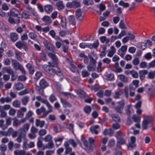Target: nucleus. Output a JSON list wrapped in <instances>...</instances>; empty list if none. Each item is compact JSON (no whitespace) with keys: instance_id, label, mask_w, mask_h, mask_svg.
Instances as JSON below:
<instances>
[{"instance_id":"nucleus-46","label":"nucleus","mask_w":155,"mask_h":155,"mask_svg":"<svg viewBox=\"0 0 155 155\" xmlns=\"http://www.w3.org/2000/svg\"><path fill=\"white\" fill-rule=\"evenodd\" d=\"M100 39L102 43H105L106 44L108 43L110 41V39L107 38L105 36H102L100 37Z\"/></svg>"},{"instance_id":"nucleus-56","label":"nucleus","mask_w":155,"mask_h":155,"mask_svg":"<svg viewBox=\"0 0 155 155\" xmlns=\"http://www.w3.org/2000/svg\"><path fill=\"white\" fill-rule=\"evenodd\" d=\"M52 137L51 135L48 134L44 138V140L46 142H50L52 141Z\"/></svg>"},{"instance_id":"nucleus-1","label":"nucleus","mask_w":155,"mask_h":155,"mask_svg":"<svg viewBox=\"0 0 155 155\" xmlns=\"http://www.w3.org/2000/svg\"><path fill=\"white\" fill-rule=\"evenodd\" d=\"M48 65H45L43 66V69L50 74L54 75L55 74L59 76H62V74L59 70V69L56 66L57 65L52 64L50 62L48 63Z\"/></svg>"},{"instance_id":"nucleus-28","label":"nucleus","mask_w":155,"mask_h":155,"mask_svg":"<svg viewBox=\"0 0 155 155\" xmlns=\"http://www.w3.org/2000/svg\"><path fill=\"white\" fill-rule=\"evenodd\" d=\"M15 57L18 60L20 61H22V60L21 58L22 53L19 51L16 50L15 51Z\"/></svg>"},{"instance_id":"nucleus-61","label":"nucleus","mask_w":155,"mask_h":155,"mask_svg":"<svg viewBox=\"0 0 155 155\" xmlns=\"http://www.w3.org/2000/svg\"><path fill=\"white\" fill-rule=\"evenodd\" d=\"M49 100L51 103H53L54 101L57 100V98L54 94H52L50 96Z\"/></svg>"},{"instance_id":"nucleus-50","label":"nucleus","mask_w":155,"mask_h":155,"mask_svg":"<svg viewBox=\"0 0 155 155\" xmlns=\"http://www.w3.org/2000/svg\"><path fill=\"white\" fill-rule=\"evenodd\" d=\"M132 106L131 104H129L127 105L125 107V111L126 113L128 115H129L130 114V108Z\"/></svg>"},{"instance_id":"nucleus-39","label":"nucleus","mask_w":155,"mask_h":155,"mask_svg":"<svg viewBox=\"0 0 155 155\" xmlns=\"http://www.w3.org/2000/svg\"><path fill=\"white\" fill-rule=\"evenodd\" d=\"M12 105L15 107L19 108L20 107L21 102L20 101L18 100H16L13 102Z\"/></svg>"},{"instance_id":"nucleus-16","label":"nucleus","mask_w":155,"mask_h":155,"mask_svg":"<svg viewBox=\"0 0 155 155\" xmlns=\"http://www.w3.org/2000/svg\"><path fill=\"white\" fill-rule=\"evenodd\" d=\"M99 128V126L98 125L93 126L91 127L90 130L92 134H97L98 133V129Z\"/></svg>"},{"instance_id":"nucleus-48","label":"nucleus","mask_w":155,"mask_h":155,"mask_svg":"<svg viewBox=\"0 0 155 155\" xmlns=\"http://www.w3.org/2000/svg\"><path fill=\"white\" fill-rule=\"evenodd\" d=\"M147 77L150 79H153L155 78V70L150 72L148 73Z\"/></svg>"},{"instance_id":"nucleus-59","label":"nucleus","mask_w":155,"mask_h":155,"mask_svg":"<svg viewBox=\"0 0 155 155\" xmlns=\"http://www.w3.org/2000/svg\"><path fill=\"white\" fill-rule=\"evenodd\" d=\"M84 110L86 113L89 114L91 112V109L90 106H86L84 107Z\"/></svg>"},{"instance_id":"nucleus-14","label":"nucleus","mask_w":155,"mask_h":155,"mask_svg":"<svg viewBox=\"0 0 155 155\" xmlns=\"http://www.w3.org/2000/svg\"><path fill=\"white\" fill-rule=\"evenodd\" d=\"M44 44L45 46L48 50L51 51H54V46L49 41H45L44 42Z\"/></svg>"},{"instance_id":"nucleus-29","label":"nucleus","mask_w":155,"mask_h":155,"mask_svg":"<svg viewBox=\"0 0 155 155\" xmlns=\"http://www.w3.org/2000/svg\"><path fill=\"white\" fill-rule=\"evenodd\" d=\"M15 88L17 90H20L23 88L24 86L23 84L20 82H18L14 85Z\"/></svg>"},{"instance_id":"nucleus-30","label":"nucleus","mask_w":155,"mask_h":155,"mask_svg":"<svg viewBox=\"0 0 155 155\" xmlns=\"http://www.w3.org/2000/svg\"><path fill=\"white\" fill-rule=\"evenodd\" d=\"M118 77L122 81L125 83H127L128 81V78L123 74H120L118 76Z\"/></svg>"},{"instance_id":"nucleus-58","label":"nucleus","mask_w":155,"mask_h":155,"mask_svg":"<svg viewBox=\"0 0 155 155\" xmlns=\"http://www.w3.org/2000/svg\"><path fill=\"white\" fill-rule=\"evenodd\" d=\"M63 94L64 95L68 97L73 98L75 97V96H74L73 94H71L69 93L63 92Z\"/></svg>"},{"instance_id":"nucleus-23","label":"nucleus","mask_w":155,"mask_h":155,"mask_svg":"<svg viewBox=\"0 0 155 155\" xmlns=\"http://www.w3.org/2000/svg\"><path fill=\"white\" fill-rule=\"evenodd\" d=\"M148 73V71L147 70H143L139 72L140 79L141 80H143L145 78V75L147 74Z\"/></svg>"},{"instance_id":"nucleus-63","label":"nucleus","mask_w":155,"mask_h":155,"mask_svg":"<svg viewBox=\"0 0 155 155\" xmlns=\"http://www.w3.org/2000/svg\"><path fill=\"white\" fill-rule=\"evenodd\" d=\"M0 116L2 118L5 117L7 115L6 113L3 110L2 108L0 110Z\"/></svg>"},{"instance_id":"nucleus-60","label":"nucleus","mask_w":155,"mask_h":155,"mask_svg":"<svg viewBox=\"0 0 155 155\" xmlns=\"http://www.w3.org/2000/svg\"><path fill=\"white\" fill-rule=\"evenodd\" d=\"M73 8H77L80 6V4L79 2L74 1L73 2Z\"/></svg>"},{"instance_id":"nucleus-37","label":"nucleus","mask_w":155,"mask_h":155,"mask_svg":"<svg viewBox=\"0 0 155 155\" xmlns=\"http://www.w3.org/2000/svg\"><path fill=\"white\" fill-rule=\"evenodd\" d=\"M25 152L23 150H16L14 151L15 155H24Z\"/></svg>"},{"instance_id":"nucleus-19","label":"nucleus","mask_w":155,"mask_h":155,"mask_svg":"<svg viewBox=\"0 0 155 155\" xmlns=\"http://www.w3.org/2000/svg\"><path fill=\"white\" fill-rule=\"evenodd\" d=\"M48 86V84L44 79H41L39 82L38 86L45 88Z\"/></svg>"},{"instance_id":"nucleus-8","label":"nucleus","mask_w":155,"mask_h":155,"mask_svg":"<svg viewBox=\"0 0 155 155\" xmlns=\"http://www.w3.org/2000/svg\"><path fill=\"white\" fill-rule=\"evenodd\" d=\"M27 111V109L25 107H21L17 113V116L18 118H22L23 117L24 113Z\"/></svg>"},{"instance_id":"nucleus-31","label":"nucleus","mask_w":155,"mask_h":155,"mask_svg":"<svg viewBox=\"0 0 155 155\" xmlns=\"http://www.w3.org/2000/svg\"><path fill=\"white\" fill-rule=\"evenodd\" d=\"M2 70L3 73L7 72L8 74H11L13 72V70L10 67H4L2 68Z\"/></svg>"},{"instance_id":"nucleus-55","label":"nucleus","mask_w":155,"mask_h":155,"mask_svg":"<svg viewBox=\"0 0 155 155\" xmlns=\"http://www.w3.org/2000/svg\"><path fill=\"white\" fill-rule=\"evenodd\" d=\"M29 16L28 12L26 11H24L22 13V18H24L25 19H28L29 18Z\"/></svg>"},{"instance_id":"nucleus-54","label":"nucleus","mask_w":155,"mask_h":155,"mask_svg":"<svg viewBox=\"0 0 155 155\" xmlns=\"http://www.w3.org/2000/svg\"><path fill=\"white\" fill-rule=\"evenodd\" d=\"M29 37L32 40H35L37 37V35L35 33L33 32H30L29 33Z\"/></svg>"},{"instance_id":"nucleus-22","label":"nucleus","mask_w":155,"mask_h":155,"mask_svg":"<svg viewBox=\"0 0 155 155\" xmlns=\"http://www.w3.org/2000/svg\"><path fill=\"white\" fill-rule=\"evenodd\" d=\"M123 94V91L121 90L115 91L113 95V97L115 99H118Z\"/></svg>"},{"instance_id":"nucleus-42","label":"nucleus","mask_w":155,"mask_h":155,"mask_svg":"<svg viewBox=\"0 0 155 155\" xmlns=\"http://www.w3.org/2000/svg\"><path fill=\"white\" fill-rule=\"evenodd\" d=\"M76 92L80 97L84 98L85 97V93L83 91L80 90L76 91Z\"/></svg>"},{"instance_id":"nucleus-5","label":"nucleus","mask_w":155,"mask_h":155,"mask_svg":"<svg viewBox=\"0 0 155 155\" xmlns=\"http://www.w3.org/2000/svg\"><path fill=\"white\" fill-rule=\"evenodd\" d=\"M30 124L28 123H26L24 124L23 127H20L18 131L20 133L26 136V132L28 130L30 127Z\"/></svg>"},{"instance_id":"nucleus-18","label":"nucleus","mask_w":155,"mask_h":155,"mask_svg":"<svg viewBox=\"0 0 155 155\" xmlns=\"http://www.w3.org/2000/svg\"><path fill=\"white\" fill-rule=\"evenodd\" d=\"M44 9L46 13H50L52 12L53 8L52 5L49 4H47L44 6Z\"/></svg>"},{"instance_id":"nucleus-41","label":"nucleus","mask_w":155,"mask_h":155,"mask_svg":"<svg viewBox=\"0 0 155 155\" xmlns=\"http://www.w3.org/2000/svg\"><path fill=\"white\" fill-rule=\"evenodd\" d=\"M69 20L70 23L73 25L76 24L75 19L73 16L70 15L69 17Z\"/></svg>"},{"instance_id":"nucleus-6","label":"nucleus","mask_w":155,"mask_h":155,"mask_svg":"<svg viewBox=\"0 0 155 155\" xmlns=\"http://www.w3.org/2000/svg\"><path fill=\"white\" fill-rule=\"evenodd\" d=\"M135 137L134 136L131 137L130 138V141L127 146V148L128 150H131L134 147H136V144H135Z\"/></svg>"},{"instance_id":"nucleus-20","label":"nucleus","mask_w":155,"mask_h":155,"mask_svg":"<svg viewBox=\"0 0 155 155\" xmlns=\"http://www.w3.org/2000/svg\"><path fill=\"white\" fill-rule=\"evenodd\" d=\"M44 89L45 88L38 86V85H36L35 89L37 91L38 93L43 96H45V93L44 90Z\"/></svg>"},{"instance_id":"nucleus-32","label":"nucleus","mask_w":155,"mask_h":155,"mask_svg":"<svg viewBox=\"0 0 155 155\" xmlns=\"http://www.w3.org/2000/svg\"><path fill=\"white\" fill-rule=\"evenodd\" d=\"M110 116L113 121L115 122H119L120 119L118 115L116 114H111Z\"/></svg>"},{"instance_id":"nucleus-49","label":"nucleus","mask_w":155,"mask_h":155,"mask_svg":"<svg viewBox=\"0 0 155 155\" xmlns=\"http://www.w3.org/2000/svg\"><path fill=\"white\" fill-rule=\"evenodd\" d=\"M45 111V108L42 106L40 108L37 109L36 110V113L38 115H39Z\"/></svg>"},{"instance_id":"nucleus-53","label":"nucleus","mask_w":155,"mask_h":155,"mask_svg":"<svg viewBox=\"0 0 155 155\" xmlns=\"http://www.w3.org/2000/svg\"><path fill=\"white\" fill-rule=\"evenodd\" d=\"M133 120L135 122H139L140 121V117L136 115H133L132 117Z\"/></svg>"},{"instance_id":"nucleus-38","label":"nucleus","mask_w":155,"mask_h":155,"mask_svg":"<svg viewBox=\"0 0 155 155\" xmlns=\"http://www.w3.org/2000/svg\"><path fill=\"white\" fill-rule=\"evenodd\" d=\"M42 19L43 21H44L48 24H50L51 22V20L50 17L48 16H44L42 18Z\"/></svg>"},{"instance_id":"nucleus-36","label":"nucleus","mask_w":155,"mask_h":155,"mask_svg":"<svg viewBox=\"0 0 155 155\" xmlns=\"http://www.w3.org/2000/svg\"><path fill=\"white\" fill-rule=\"evenodd\" d=\"M10 36L11 40L13 41H15L18 38V35L15 33H11Z\"/></svg>"},{"instance_id":"nucleus-2","label":"nucleus","mask_w":155,"mask_h":155,"mask_svg":"<svg viewBox=\"0 0 155 155\" xmlns=\"http://www.w3.org/2000/svg\"><path fill=\"white\" fill-rule=\"evenodd\" d=\"M37 100L41 101V103L45 104L48 109V112L51 113L53 111L52 107L50 104L46 99L42 98L40 96H37L36 97Z\"/></svg>"},{"instance_id":"nucleus-34","label":"nucleus","mask_w":155,"mask_h":155,"mask_svg":"<svg viewBox=\"0 0 155 155\" xmlns=\"http://www.w3.org/2000/svg\"><path fill=\"white\" fill-rule=\"evenodd\" d=\"M25 135L20 133L16 139V140L18 143H21L22 142V138H25Z\"/></svg>"},{"instance_id":"nucleus-9","label":"nucleus","mask_w":155,"mask_h":155,"mask_svg":"<svg viewBox=\"0 0 155 155\" xmlns=\"http://www.w3.org/2000/svg\"><path fill=\"white\" fill-rule=\"evenodd\" d=\"M75 15L76 18L79 20H81L83 19L84 14L80 9H78L75 11Z\"/></svg>"},{"instance_id":"nucleus-10","label":"nucleus","mask_w":155,"mask_h":155,"mask_svg":"<svg viewBox=\"0 0 155 155\" xmlns=\"http://www.w3.org/2000/svg\"><path fill=\"white\" fill-rule=\"evenodd\" d=\"M117 143L116 146L118 148L120 149L121 148L120 145H124L125 143V140L122 137L117 138Z\"/></svg>"},{"instance_id":"nucleus-64","label":"nucleus","mask_w":155,"mask_h":155,"mask_svg":"<svg viewBox=\"0 0 155 155\" xmlns=\"http://www.w3.org/2000/svg\"><path fill=\"white\" fill-rule=\"evenodd\" d=\"M46 130L44 129H42L40 130L38 134L40 136H42L45 135L46 134Z\"/></svg>"},{"instance_id":"nucleus-40","label":"nucleus","mask_w":155,"mask_h":155,"mask_svg":"<svg viewBox=\"0 0 155 155\" xmlns=\"http://www.w3.org/2000/svg\"><path fill=\"white\" fill-rule=\"evenodd\" d=\"M107 81H111L114 79V75L112 73H110L105 75Z\"/></svg>"},{"instance_id":"nucleus-27","label":"nucleus","mask_w":155,"mask_h":155,"mask_svg":"<svg viewBox=\"0 0 155 155\" xmlns=\"http://www.w3.org/2000/svg\"><path fill=\"white\" fill-rule=\"evenodd\" d=\"M45 124L44 121H41L39 119H36L35 120V125L37 127H39L42 128Z\"/></svg>"},{"instance_id":"nucleus-3","label":"nucleus","mask_w":155,"mask_h":155,"mask_svg":"<svg viewBox=\"0 0 155 155\" xmlns=\"http://www.w3.org/2000/svg\"><path fill=\"white\" fill-rule=\"evenodd\" d=\"M15 45L19 49H21L22 48L26 51L28 50V46L26 43L24 41H22L21 40L18 41L15 43Z\"/></svg>"},{"instance_id":"nucleus-43","label":"nucleus","mask_w":155,"mask_h":155,"mask_svg":"<svg viewBox=\"0 0 155 155\" xmlns=\"http://www.w3.org/2000/svg\"><path fill=\"white\" fill-rule=\"evenodd\" d=\"M29 97L27 96H25L23 97L21 99V101L23 104L25 105L29 101Z\"/></svg>"},{"instance_id":"nucleus-15","label":"nucleus","mask_w":155,"mask_h":155,"mask_svg":"<svg viewBox=\"0 0 155 155\" xmlns=\"http://www.w3.org/2000/svg\"><path fill=\"white\" fill-rule=\"evenodd\" d=\"M69 143L67 142L64 143V146L65 149V154H68L72 152V148L69 147Z\"/></svg>"},{"instance_id":"nucleus-12","label":"nucleus","mask_w":155,"mask_h":155,"mask_svg":"<svg viewBox=\"0 0 155 155\" xmlns=\"http://www.w3.org/2000/svg\"><path fill=\"white\" fill-rule=\"evenodd\" d=\"M12 65L13 68L16 70H18L22 66L17 61L14 59L12 60Z\"/></svg>"},{"instance_id":"nucleus-25","label":"nucleus","mask_w":155,"mask_h":155,"mask_svg":"<svg viewBox=\"0 0 155 155\" xmlns=\"http://www.w3.org/2000/svg\"><path fill=\"white\" fill-rule=\"evenodd\" d=\"M116 52V49L114 46H111L110 50L109 51L107 56L109 57H111Z\"/></svg>"},{"instance_id":"nucleus-45","label":"nucleus","mask_w":155,"mask_h":155,"mask_svg":"<svg viewBox=\"0 0 155 155\" xmlns=\"http://www.w3.org/2000/svg\"><path fill=\"white\" fill-rule=\"evenodd\" d=\"M27 68L29 70L30 74H33L34 72V68L30 64H28L26 65Z\"/></svg>"},{"instance_id":"nucleus-21","label":"nucleus","mask_w":155,"mask_h":155,"mask_svg":"<svg viewBox=\"0 0 155 155\" xmlns=\"http://www.w3.org/2000/svg\"><path fill=\"white\" fill-rule=\"evenodd\" d=\"M60 25L62 28L64 29H66V20L65 17H62L61 18Z\"/></svg>"},{"instance_id":"nucleus-35","label":"nucleus","mask_w":155,"mask_h":155,"mask_svg":"<svg viewBox=\"0 0 155 155\" xmlns=\"http://www.w3.org/2000/svg\"><path fill=\"white\" fill-rule=\"evenodd\" d=\"M61 102L64 107H71V105L66 100L62 98H60Z\"/></svg>"},{"instance_id":"nucleus-26","label":"nucleus","mask_w":155,"mask_h":155,"mask_svg":"<svg viewBox=\"0 0 155 155\" xmlns=\"http://www.w3.org/2000/svg\"><path fill=\"white\" fill-rule=\"evenodd\" d=\"M150 122V121L148 119H145L143 121L142 124V127L144 130L147 129V125Z\"/></svg>"},{"instance_id":"nucleus-52","label":"nucleus","mask_w":155,"mask_h":155,"mask_svg":"<svg viewBox=\"0 0 155 155\" xmlns=\"http://www.w3.org/2000/svg\"><path fill=\"white\" fill-rule=\"evenodd\" d=\"M48 142V143L46 145L45 147L48 149L52 148L54 145L53 142L52 141Z\"/></svg>"},{"instance_id":"nucleus-17","label":"nucleus","mask_w":155,"mask_h":155,"mask_svg":"<svg viewBox=\"0 0 155 155\" xmlns=\"http://www.w3.org/2000/svg\"><path fill=\"white\" fill-rule=\"evenodd\" d=\"M66 61L68 63L70 64L71 66L70 68V69L72 72H75V67L73 64V61L72 59L71 58H66Z\"/></svg>"},{"instance_id":"nucleus-11","label":"nucleus","mask_w":155,"mask_h":155,"mask_svg":"<svg viewBox=\"0 0 155 155\" xmlns=\"http://www.w3.org/2000/svg\"><path fill=\"white\" fill-rule=\"evenodd\" d=\"M48 55L52 59L53 62L51 63L52 64L57 65L58 63V58L55 54L51 52H49L48 53Z\"/></svg>"},{"instance_id":"nucleus-44","label":"nucleus","mask_w":155,"mask_h":155,"mask_svg":"<svg viewBox=\"0 0 155 155\" xmlns=\"http://www.w3.org/2000/svg\"><path fill=\"white\" fill-rule=\"evenodd\" d=\"M12 120V119L11 117H9L5 119L6 125V127H5V128H7L8 126L10 125L11 124Z\"/></svg>"},{"instance_id":"nucleus-24","label":"nucleus","mask_w":155,"mask_h":155,"mask_svg":"<svg viewBox=\"0 0 155 155\" xmlns=\"http://www.w3.org/2000/svg\"><path fill=\"white\" fill-rule=\"evenodd\" d=\"M56 5L58 10H61L64 8V5L62 1H59L56 3Z\"/></svg>"},{"instance_id":"nucleus-7","label":"nucleus","mask_w":155,"mask_h":155,"mask_svg":"<svg viewBox=\"0 0 155 155\" xmlns=\"http://www.w3.org/2000/svg\"><path fill=\"white\" fill-rule=\"evenodd\" d=\"M127 49V45L122 46L118 50V54L122 57H123L125 55Z\"/></svg>"},{"instance_id":"nucleus-4","label":"nucleus","mask_w":155,"mask_h":155,"mask_svg":"<svg viewBox=\"0 0 155 155\" xmlns=\"http://www.w3.org/2000/svg\"><path fill=\"white\" fill-rule=\"evenodd\" d=\"M118 105L115 107V109L118 113L121 114L123 108L124 106V100H121L117 103Z\"/></svg>"},{"instance_id":"nucleus-57","label":"nucleus","mask_w":155,"mask_h":155,"mask_svg":"<svg viewBox=\"0 0 155 155\" xmlns=\"http://www.w3.org/2000/svg\"><path fill=\"white\" fill-rule=\"evenodd\" d=\"M119 5L123 6L124 8H127L129 7V5L128 3H124L123 1H120L119 3Z\"/></svg>"},{"instance_id":"nucleus-33","label":"nucleus","mask_w":155,"mask_h":155,"mask_svg":"<svg viewBox=\"0 0 155 155\" xmlns=\"http://www.w3.org/2000/svg\"><path fill=\"white\" fill-rule=\"evenodd\" d=\"M11 15L13 16L17 17L19 15V12L16 9L13 8L11 10Z\"/></svg>"},{"instance_id":"nucleus-47","label":"nucleus","mask_w":155,"mask_h":155,"mask_svg":"<svg viewBox=\"0 0 155 155\" xmlns=\"http://www.w3.org/2000/svg\"><path fill=\"white\" fill-rule=\"evenodd\" d=\"M96 68V65L90 64L87 66V68L88 71H94Z\"/></svg>"},{"instance_id":"nucleus-51","label":"nucleus","mask_w":155,"mask_h":155,"mask_svg":"<svg viewBox=\"0 0 155 155\" xmlns=\"http://www.w3.org/2000/svg\"><path fill=\"white\" fill-rule=\"evenodd\" d=\"M21 124V121L17 119H15L13 122V125L14 127H16L20 125Z\"/></svg>"},{"instance_id":"nucleus-62","label":"nucleus","mask_w":155,"mask_h":155,"mask_svg":"<svg viewBox=\"0 0 155 155\" xmlns=\"http://www.w3.org/2000/svg\"><path fill=\"white\" fill-rule=\"evenodd\" d=\"M16 112V110L13 108L10 109V110L8 112V114L9 115L12 116H14Z\"/></svg>"},{"instance_id":"nucleus-13","label":"nucleus","mask_w":155,"mask_h":155,"mask_svg":"<svg viewBox=\"0 0 155 155\" xmlns=\"http://www.w3.org/2000/svg\"><path fill=\"white\" fill-rule=\"evenodd\" d=\"M83 143L85 146V149L89 151H92L93 150V147L92 145L88 144L87 141L86 140L83 141Z\"/></svg>"}]
</instances>
